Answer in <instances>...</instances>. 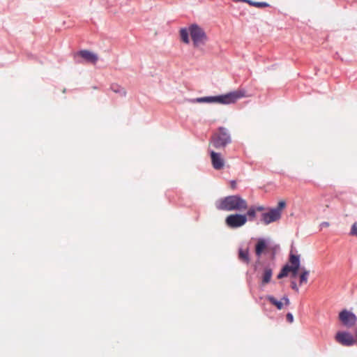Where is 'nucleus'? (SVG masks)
Instances as JSON below:
<instances>
[{
  "label": "nucleus",
  "instance_id": "f257e3e1",
  "mask_svg": "<svg viewBox=\"0 0 357 357\" xmlns=\"http://www.w3.org/2000/svg\"><path fill=\"white\" fill-rule=\"evenodd\" d=\"M300 255L294 254L290 252L289 257V264L284 265L282 268L280 273L278 275V279H282L287 277L289 273H291V278H296L298 275V272L300 270L299 274V284L303 285L306 284L308 281V276L310 275V271L305 268H300Z\"/></svg>",
  "mask_w": 357,
  "mask_h": 357
},
{
  "label": "nucleus",
  "instance_id": "f03ea898",
  "mask_svg": "<svg viewBox=\"0 0 357 357\" xmlns=\"http://www.w3.org/2000/svg\"><path fill=\"white\" fill-rule=\"evenodd\" d=\"M243 97H246L245 91L238 89L221 96L197 98L190 100V102L192 103L217 102L223 105H229L236 102L238 99Z\"/></svg>",
  "mask_w": 357,
  "mask_h": 357
},
{
  "label": "nucleus",
  "instance_id": "7ed1b4c3",
  "mask_svg": "<svg viewBox=\"0 0 357 357\" xmlns=\"http://www.w3.org/2000/svg\"><path fill=\"white\" fill-rule=\"evenodd\" d=\"M215 207L221 211H244L248 209V205L245 199L238 195H230L220 199L215 202Z\"/></svg>",
  "mask_w": 357,
  "mask_h": 357
},
{
  "label": "nucleus",
  "instance_id": "20e7f679",
  "mask_svg": "<svg viewBox=\"0 0 357 357\" xmlns=\"http://www.w3.org/2000/svg\"><path fill=\"white\" fill-rule=\"evenodd\" d=\"M286 207V202L281 200L278 203L275 208H269L266 212H264L261 215V221L265 225H268L272 222H277L280 220L282 217V211Z\"/></svg>",
  "mask_w": 357,
  "mask_h": 357
},
{
  "label": "nucleus",
  "instance_id": "39448f33",
  "mask_svg": "<svg viewBox=\"0 0 357 357\" xmlns=\"http://www.w3.org/2000/svg\"><path fill=\"white\" fill-rule=\"evenodd\" d=\"M231 142V137L228 130L224 127H220L218 132L211 137L209 146L212 145L215 149H223Z\"/></svg>",
  "mask_w": 357,
  "mask_h": 357
},
{
  "label": "nucleus",
  "instance_id": "423d86ee",
  "mask_svg": "<svg viewBox=\"0 0 357 357\" xmlns=\"http://www.w3.org/2000/svg\"><path fill=\"white\" fill-rule=\"evenodd\" d=\"M189 31L193 44L195 47L203 45L207 40V36L204 30L197 24H192L189 27Z\"/></svg>",
  "mask_w": 357,
  "mask_h": 357
},
{
  "label": "nucleus",
  "instance_id": "0eeeda50",
  "mask_svg": "<svg viewBox=\"0 0 357 357\" xmlns=\"http://www.w3.org/2000/svg\"><path fill=\"white\" fill-rule=\"evenodd\" d=\"M247 222L245 215L239 213L231 214L225 219L226 225L230 228H238L243 226Z\"/></svg>",
  "mask_w": 357,
  "mask_h": 357
},
{
  "label": "nucleus",
  "instance_id": "6e6552de",
  "mask_svg": "<svg viewBox=\"0 0 357 357\" xmlns=\"http://www.w3.org/2000/svg\"><path fill=\"white\" fill-rule=\"evenodd\" d=\"M339 319L344 326L351 327L355 325L357 318L354 313L343 310L339 314Z\"/></svg>",
  "mask_w": 357,
  "mask_h": 357
},
{
  "label": "nucleus",
  "instance_id": "1a4fd4ad",
  "mask_svg": "<svg viewBox=\"0 0 357 357\" xmlns=\"http://www.w3.org/2000/svg\"><path fill=\"white\" fill-rule=\"evenodd\" d=\"M335 340L343 346H352L356 340L353 335L347 332H338L335 335Z\"/></svg>",
  "mask_w": 357,
  "mask_h": 357
},
{
  "label": "nucleus",
  "instance_id": "9d476101",
  "mask_svg": "<svg viewBox=\"0 0 357 357\" xmlns=\"http://www.w3.org/2000/svg\"><path fill=\"white\" fill-rule=\"evenodd\" d=\"M210 155L213 167L216 170L222 169L225 167V161L221 153L212 150L210 151Z\"/></svg>",
  "mask_w": 357,
  "mask_h": 357
},
{
  "label": "nucleus",
  "instance_id": "9b49d317",
  "mask_svg": "<svg viewBox=\"0 0 357 357\" xmlns=\"http://www.w3.org/2000/svg\"><path fill=\"white\" fill-rule=\"evenodd\" d=\"M266 299L275 306L278 310H282L284 305H289L290 303L289 299L287 296L282 298L281 301H278L274 296L268 295L266 296Z\"/></svg>",
  "mask_w": 357,
  "mask_h": 357
},
{
  "label": "nucleus",
  "instance_id": "f8f14e48",
  "mask_svg": "<svg viewBox=\"0 0 357 357\" xmlns=\"http://www.w3.org/2000/svg\"><path fill=\"white\" fill-rule=\"evenodd\" d=\"M78 55L84 59L86 61L92 64H96L98 60V56L96 54L90 52L89 50H81L78 53Z\"/></svg>",
  "mask_w": 357,
  "mask_h": 357
},
{
  "label": "nucleus",
  "instance_id": "ddd939ff",
  "mask_svg": "<svg viewBox=\"0 0 357 357\" xmlns=\"http://www.w3.org/2000/svg\"><path fill=\"white\" fill-rule=\"evenodd\" d=\"M273 271L269 266H266L264 268L261 275V285L265 286L268 284L272 278Z\"/></svg>",
  "mask_w": 357,
  "mask_h": 357
},
{
  "label": "nucleus",
  "instance_id": "4468645a",
  "mask_svg": "<svg viewBox=\"0 0 357 357\" xmlns=\"http://www.w3.org/2000/svg\"><path fill=\"white\" fill-rule=\"evenodd\" d=\"M267 248V243L265 239L259 238L255 246V253L259 257L263 252Z\"/></svg>",
  "mask_w": 357,
  "mask_h": 357
},
{
  "label": "nucleus",
  "instance_id": "2eb2a0df",
  "mask_svg": "<svg viewBox=\"0 0 357 357\" xmlns=\"http://www.w3.org/2000/svg\"><path fill=\"white\" fill-rule=\"evenodd\" d=\"M109 89L114 93L119 94L121 97L126 96V91L124 88L117 84H112Z\"/></svg>",
  "mask_w": 357,
  "mask_h": 357
},
{
  "label": "nucleus",
  "instance_id": "dca6fc26",
  "mask_svg": "<svg viewBox=\"0 0 357 357\" xmlns=\"http://www.w3.org/2000/svg\"><path fill=\"white\" fill-rule=\"evenodd\" d=\"M238 257L241 261L248 264L249 261H250L248 250L240 249L239 253H238Z\"/></svg>",
  "mask_w": 357,
  "mask_h": 357
},
{
  "label": "nucleus",
  "instance_id": "f3484780",
  "mask_svg": "<svg viewBox=\"0 0 357 357\" xmlns=\"http://www.w3.org/2000/svg\"><path fill=\"white\" fill-rule=\"evenodd\" d=\"M189 29H181V31H180V36H181V38L182 40V41L186 44H188L189 42H190V39H189Z\"/></svg>",
  "mask_w": 357,
  "mask_h": 357
},
{
  "label": "nucleus",
  "instance_id": "a211bd4d",
  "mask_svg": "<svg viewBox=\"0 0 357 357\" xmlns=\"http://www.w3.org/2000/svg\"><path fill=\"white\" fill-rule=\"evenodd\" d=\"M247 3L250 6H255V7L259 8H266V7L269 6L268 3H267L266 2H256V1H252L251 0H248V1H247Z\"/></svg>",
  "mask_w": 357,
  "mask_h": 357
},
{
  "label": "nucleus",
  "instance_id": "6ab92c4d",
  "mask_svg": "<svg viewBox=\"0 0 357 357\" xmlns=\"http://www.w3.org/2000/svg\"><path fill=\"white\" fill-rule=\"evenodd\" d=\"M256 213H257V211L255 209V207L251 206L250 208H248L245 215H246V217L248 216L250 218V220H252L256 217Z\"/></svg>",
  "mask_w": 357,
  "mask_h": 357
},
{
  "label": "nucleus",
  "instance_id": "aec40b11",
  "mask_svg": "<svg viewBox=\"0 0 357 357\" xmlns=\"http://www.w3.org/2000/svg\"><path fill=\"white\" fill-rule=\"evenodd\" d=\"M349 234L357 237V222L352 225Z\"/></svg>",
  "mask_w": 357,
  "mask_h": 357
},
{
  "label": "nucleus",
  "instance_id": "412c9836",
  "mask_svg": "<svg viewBox=\"0 0 357 357\" xmlns=\"http://www.w3.org/2000/svg\"><path fill=\"white\" fill-rule=\"evenodd\" d=\"M287 320L289 323H293L294 321V317L291 313H287L286 316Z\"/></svg>",
  "mask_w": 357,
  "mask_h": 357
},
{
  "label": "nucleus",
  "instance_id": "4be33fe9",
  "mask_svg": "<svg viewBox=\"0 0 357 357\" xmlns=\"http://www.w3.org/2000/svg\"><path fill=\"white\" fill-rule=\"evenodd\" d=\"M291 287L296 292H298V287L294 281L291 282Z\"/></svg>",
  "mask_w": 357,
  "mask_h": 357
},
{
  "label": "nucleus",
  "instance_id": "5701e85b",
  "mask_svg": "<svg viewBox=\"0 0 357 357\" xmlns=\"http://www.w3.org/2000/svg\"><path fill=\"white\" fill-rule=\"evenodd\" d=\"M330 226V223L328 222H323L320 224L321 229L324 227H328Z\"/></svg>",
  "mask_w": 357,
  "mask_h": 357
},
{
  "label": "nucleus",
  "instance_id": "b1692460",
  "mask_svg": "<svg viewBox=\"0 0 357 357\" xmlns=\"http://www.w3.org/2000/svg\"><path fill=\"white\" fill-rule=\"evenodd\" d=\"M236 181H230V186H231V188L234 190L236 188Z\"/></svg>",
  "mask_w": 357,
  "mask_h": 357
},
{
  "label": "nucleus",
  "instance_id": "393cba45",
  "mask_svg": "<svg viewBox=\"0 0 357 357\" xmlns=\"http://www.w3.org/2000/svg\"><path fill=\"white\" fill-rule=\"evenodd\" d=\"M255 209L257 211H264L265 208L263 206H255Z\"/></svg>",
  "mask_w": 357,
  "mask_h": 357
}]
</instances>
